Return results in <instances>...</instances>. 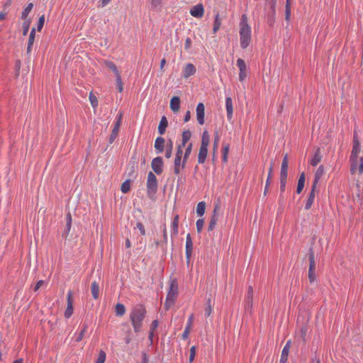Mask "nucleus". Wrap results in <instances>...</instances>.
Wrapping results in <instances>:
<instances>
[{"mask_svg":"<svg viewBox=\"0 0 363 363\" xmlns=\"http://www.w3.org/2000/svg\"><path fill=\"white\" fill-rule=\"evenodd\" d=\"M239 28L240 47L246 49L252 41V30L250 26L247 23V17L245 14L242 16Z\"/></svg>","mask_w":363,"mask_h":363,"instance_id":"obj_1","label":"nucleus"},{"mask_svg":"<svg viewBox=\"0 0 363 363\" xmlns=\"http://www.w3.org/2000/svg\"><path fill=\"white\" fill-rule=\"evenodd\" d=\"M146 315V309L144 306H136L130 314V319L135 333H139L143 326V320Z\"/></svg>","mask_w":363,"mask_h":363,"instance_id":"obj_2","label":"nucleus"},{"mask_svg":"<svg viewBox=\"0 0 363 363\" xmlns=\"http://www.w3.org/2000/svg\"><path fill=\"white\" fill-rule=\"evenodd\" d=\"M178 296V284L175 279H172L164 302V308L169 310L175 303Z\"/></svg>","mask_w":363,"mask_h":363,"instance_id":"obj_3","label":"nucleus"},{"mask_svg":"<svg viewBox=\"0 0 363 363\" xmlns=\"http://www.w3.org/2000/svg\"><path fill=\"white\" fill-rule=\"evenodd\" d=\"M146 187L147 196L152 199L157 191L158 183L156 176L152 172L147 174Z\"/></svg>","mask_w":363,"mask_h":363,"instance_id":"obj_4","label":"nucleus"},{"mask_svg":"<svg viewBox=\"0 0 363 363\" xmlns=\"http://www.w3.org/2000/svg\"><path fill=\"white\" fill-rule=\"evenodd\" d=\"M360 152V143L353 144L352 150L350 157V172L354 174L357 168L358 155Z\"/></svg>","mask_w":363,"mask_h":363,"instance_id":"obj_5","label":"nucleus"},{"mask_svg":"<svg viewBox=\"0 0 363 363\" xmlns=\"http://www.w3.org/2000/svg\"><path fill=\"white\" fill-rule=\"evenodd\" d=\"M309 270H308V279L310 282H313L315 279V257H314V253L312 250V249H310L309 251Z\"/></svg>","mask_w":363,"mask_h":363,"instance_id":"obj_6","label":"nucleus"},{"mask_svg":"<svg viewBox=\"0 0 363 363\" xmlns=\"http://www.w3.org/2000/svg\"><path fill=\"white\" fill-rule=\"evenodd\" d=\"M122 118H123V113L121 112L116 116V121L115 122V125L112 130V133H111V134L110 135V138H109L110 143H113L114 141V140L118 136L120 126H121V122H122Z\"/></svg>","mask_w":363,"mask_h":363,"instance_id":"obj_7","label":"nucleus"},{"mask_svg":"<svg viewBox=\"0 0 363 363\" xmlns=\"http://www.w3.org/2000/svg\"><path fill=\"white\" fill-rule=\"evenodd\" d=\"M73 313V293L69 291L67 295V308L65 311V317L69 318Z\"/></svg>","mask_w":363,"mask_h":363,"instance_id":"obj_8","label":"nucleus"},{"mask_svg":"<svg viewBox=\"0 0 363 363\" xmlns=\"http://www.w3.org/2000/svg\"><path fill=\"white\" fill-rule=\"evenodd\" d=\"M163 160L161 157H157L152 160L151 167L157 174H161L163 172Z\"/></svg>","mask_w":363,"mask_h":363,"instance_id":"obj_9","label":"nucleus"},{"mask_svg":"<svg viewBox=\"0 0 363 363\" xmlns=\"http://www.w3.org/2000/svg\"><path fill=\"white\" fill-rule=\"evenodd\" d=\"M237 66L239 68V79L240 82H243L247 76V66L245 61L241 58L238 59Z\"/></svg>","mask_w":363,"mask_h":363,"instance_id":"obj_10","label":"nucleus"},{"mask_svg":"<svg viewBox=\"0 0 363 363\" xmlns=\"http://www.w3.org/2000/svg\"><path fill=\"white\" fill-rule=\"evenodd\" d=\"M190 14L195 18H202L204 15V7L201 4H198L191 7Z\"/></svg>","mask_w":363,"mask_h":363,"instance_id":"obj_11","label":"nucleus"},{"mask_svg":"<svg viewBox=\"0 0 363 363\" xmlns=\"http://www.w3.org/2000/svg\"><path fill=\"white\" fill-rule=\"evenodd\" d=\"M196 119L200 125L204 124L205 106L203 104L199 103L196 106Z\"/></svg>","mask_w":363,"mask_h":363,"instance_id":"obj_12","label":"nucleus"},{"mask_svg":"<svg viewBox=\"0 0 363 363\" xmlns=\"http://www.w3.org/2000/svg\"><path fill=\"white\" fill-rule=\"evenodd\" d=\"M193 252V242L190 234H188L186 239V257L189 263Z\"/></svg>","mask_w":363,"mask_h":363,"instance_id":"obj_13","label":"nucleus"},{"mask_svg":"<svg viewBox=\"0 0 363 363\" xmlns=\"http://www.w3.org/2000/svg\"><path fill=\"white\" fill-rule=\"evenodd\" d=\"M195 73H196L195 66L191 63H188L184 66V67L183 69L182 77L185 79H187L189 77L194 75Z\"/></svg>","mask_w":363,"mask_h":363,"instance_id":"obj_14","label":"nucleus"},{"mask_svg":"<svg viewBox=\"0 0 363 363\" xmlns=\"http://www.w3.org/2000/svg\"><path fill=\"white\" fill-rule=\"evenodd\" d=\"M253 304V289L250 286L247 289V295L245 297V308L251 309Z\"/></svg>","mask_w":363,"mask_h":363,"instance_id":"obj_15","label":"nucleus"},{"mask_svg":"<svg viewBox=\"0 0 363 363\" xmlns=\"http://www.w3.org/2000/svg\"><path fill=\"white\" fill-rule=\"evenodd\" d=\"M225 107L227 111V118L229 121H230L233 114V103L230 97H227L225 99Z\"/></svg>","mask_w":363,"mask_h":363,"instance_id":"obj_16","label":"nucleus"},{"mask_svg":"<svg viewBox=\"0 0 363 363\" xmlns=\"http://www.w3.org/2000/svg\"><path fill=\"white\" fill-rule=\"evenodd\" d=\"M193 321H194V315H193V314H191L188 318L186 325L185 329L182 333V337L183 340H186L189 337Z\"/></svg>","mask_w":363,"mask_h":363,"instance_id":"obj_17","label":"nucleus"},{"mask_svg":"<svg viewBox=\"0 0 363 363\" xmlns=\"http://www.w3.org/2000/svg\"><path fill=\"white\" fill-rule=\"evenodd\" d=\"M208 154V147L201 145L198 155V162L203 164L206 161Z\"/></svg>","mask_w":363,"mask_h":363,"instance_id":"obj_18","label":"nucleus"},{"mask_svg":"<svg viewBox=\"0 0 363 363\" xmlns=\"http://www.w3.org/2000/svg\"><path fill=\"white\" fill-rule=\"evenodd\" d=\"M290 345H291V340H289V341H287L286 344L284 347V349L282 350L279 363H286V362L289 352Z\"/></svg>","mask_w":363,"mask_h":363,"instance_id":"obj_19","label":"nucleus"},{"mask_svg":"<svg viewBox=\"0 0 363 363\" xmlns=\"http://www.w3.org/2000/svg\"><path fill=\"white\" fill-rule=\"evenodd\" d=\"M164 143L165 140L162 137H157L155 139L154 147L157 153H161L163 152L164 148Z\"/></svg>","mask_w":363,"mask_h":363,"instance_id":"obj_20","label":"nucleus"},{"mask_svg":"<svg viewBox=\"0 0 363 363\" xmlns=\"http://www.w3.org/2000/svg\"><path fill=\"white\" fill-rule=\"evenodd\" d=\"M169 106L173 112H178L180 108V99L178 96H173L170 100Z\"/></svg>","mask_w":363,"mask_h":363,"instance_id":"obj_21","label":"nucleus"},{"mask_svg":"<svg viewBox=\"0 0 363 363\" xmlns=\"http://www.w3.org/2000/svg\"><path fill=\"white\" fill-rule=\"evenodd\" d=\"M288 165H289V161H288L287 155H286L282 160L280 176H282L283 177H287V176H288Z\"/></svg>","mask_w":363,"mask_h":363,"instance_id":"obj_22","label":"nucleus"},{"mask_svg":"<svg viewBox=\"0 0 363 363\" xmlns=\"http://www.w3.org/2000/svg\"><path fill=\"white\" fill-rule=\"evenodd\" d=\"M167 126H168L167 119L165 116H162L160 120V124L158 125V133L160 135H163L165 133L166 128Z\"/></svg>","mask_w":363,"mask_h":363,"instance_id":"obj_23","label":"nucleus"},{"mask_svg":"<svg viewBox=\"0 0 363 363\" xmlns=\"http://www.w3.org/2000/svg\"><path fill=\"white\" fill-rule=\"evenodd\" d=\"M323 173H324V168L321 165L317 169V170L315 172V179L313 181V189L316 188L317 183L318 182V181L321 178V177L323 175Z\"/></svg>","mask_w":363,"mask_h":363,"instance_id":"obj_24","label":"nucleus"},{"mask_svg":"<svg viewBox=\"0 0 363 363\" xmlns=\"http://www.w3.org/2000/svg\"><path fill=\"white\" fill-rule=\"evenodd\" d=\"M219 209V206L218 205H216L215 206V208H214V211H213V213L214 214H216V211ZM217 221H218V218H216V215H213L210 220V223L208 224V230L211 231L214 229L216 223H217Z\"/></svg>","mask_w":363,"mask_h":363,"instance_id":"obj_25","label":"nucleus"},{"mask_svg":"<svg viewBox=\"0 0 363 363\" xmlns=\"http://www.w3.org/2000/svg\"><path fill=\"white\" fill-rule=\"evenodd\" d=\"M91 295L94 299H97L99 296V286L96 281H94L91 286Z\"/></svg>","mask_w":363,"mask_h":363,"instance_id":"obj_26","label":"nucleus"},{"mask_svg":"<svg viewBox=\"0 0 363 363\" xmlns=\"http://www.w3.org/2000/svg\"><path fill=\"white\" fill-rule=\"evenodd\" d=\"M179 216L176 215L174 217L172 223V235L176 236L178 234L179 231Z\"/></svg>","mask_w":363,"mask_h":363,"instance_id":"obj_27","label":"nucleus"},{"mask_svg":"<svg viewBox=\"0 0 363 363\" xmlns=\"http://www.w3.org/2000/svg\"><path fill=\"white\" fill-rule=\"evenodd\" d=\"M192 146H193L192 143H189V144H188V145L185 150V152H184V157H183L182 168H184V167H185V164L187 162V160H188L189 155H191V152L192 150Z\"/></svg>","mask_w":363,"mask_h":363,"instance_id":"obj_28","label":"nucleus"},{"mask_svg":"<svg viewBox=\"0 0 363 363\" xmlns=\"http://www.w3.org/2000/svg\"><path fill=\"white\" fill-rule=\"evenodd\" d=\"M315 189H313V186H312L311 191L308 196V198L307 201L305 205L306 209H309L313 203L314 198H315Z\"/></svg>","mask_w":363,"mask_h":363,"instance_id":"obj_29","label":"nucleus"},{"mask_svg":"<svg viewBox=\"0 0 363 363\" xmlns=\"http://www.w3.org/2000/svg\"><path fill=\"white\" fill-rule=\"evenodd\" d=\"M33 4L32 3H28L21 13V18L23 20H30V18H28V16L33 9Z\"/></svg>","mask_w":363,"mask_h":363,"instance_id":"obj_30","label":"nucleus"},{"mask_svg":"<svg viewBox=\"0 0 363 363\" xmlns=\"http://www.w3.org/2000/svg\"><path fill=\"white\" fill-rule=\"evenodd\" d=\"M222 20L220 17L219 13H217L215 16V20L213 23V33L215 34L218 32V30L220 29L221 26Z\"/></svg>","mask_w":363,"mask_h":363,"instance_id":"obj_31","label":"nucleus"},{"mask_svg":"<svg viewBox=\"0 0 363 363\" xmlns=\"http://www.w3.org/2000/svg\"><path fill=\"white\" fill-rule=\"evenodd\" d=\"M115 313L118 316H122L125 313V307L122 303H117L115 306Z\"/></svg>","mask_w":363,"mask_h":363,"instance_id":"obj_32","label":"nucleus"},{"mask_svg":"<svg viewBox=\"0 0 363 363\" xmlns=\"http://www.w3.org/2000/svg\"><path fill=\"white\" fill-rule=\"evenodd\" d=\"M305 176L304 173H302L299 177L298 185L296 187V194H300L304 187Z\"/></svg>","mask_w":363,"mask_h":363,"instance_id":"obj_33","label":"nucleus"},{"mask_svg":"<svg viewBox=\"0 0 363 363\" xmlns=\"http://www.w3.org/2000/svg\"><path fill=\"white\" fill-rule=\"evenodd\" d=\"M321 160V155L320 153V149H318L311 161V164L312 166H316Z\"/></svg>","mask_w":363,"mask_h":363,"instance_id":"obj_34","label":"nucleus"},{"mask_svg":"<svg viewBox=\"0 0 363 363\" xmlns=\"http://www.w3.org/2000/svg\"><path fill=\"white\" fill-rule=\"evenodd\" d=\"M105 65H106V67L110 69L115 74L116 77L120 75V72H119L117 67L116 66V65L113 62L107 61L105 62Z\"/></svg>","mask_w":363,"mask_h":363,"instance_id":"obj_35","label":"nucleus"},{"mask_svg":"<svg viewBox=\"0 0 363 363\" xmlns=\"http://www.w3.org/2000/svg\"><path fill=\"white\" fill-rule=\"evenodd\" d=\"M206 209V203L204 201H201L197 204L196 206V213L199 216H202L205 213Z\"/></svg>","mask_w":363,"mask_h":363,"instance_id":"obj_36","label":"nucleus"},{"mask_svg":"<svg viewBox=\"0 0 363 363\" xmlns=\"http://www.w3.org/2000/svg\"><path fill=\"white\" fill-rule=\"evenodd\" d=\"M191 136V133L189 130H185L182 133V145L183 147H185L187 142L190 140Z\"/></svg>","mask_w":363,"mask_h":363,"instance_id":"obj_37","label":"nucleus"},{"mask_svg":"<svg viewBox=\"0 0 363 363\" xmlns=\"http://www.w3.org/2000/svg\"><path fill=\"white\" fill-rule=\"evenodd\" d=\"M210 142V136L207 131H204L202 135L201 144L202 146L208 147Z\"/></svg>","mask_w":363,"mask_h":363,"instance_id":"obj_38","label":"nucleus"},{"mask_svg":"<svg viewBox=\"0 0 363 363\" xmlns=\"http://www.w3.org/2000/svg\"><path fill=\"white\" fill-rule=\"evenodd\" d=\"M272 172H273V164H271L270 167H269V169L268 177H267V182H266V186H265V189H264V194H267L268 186H269V184L271 182V179H272Z\"/></svg>","mask_w":363,"mask_h":363,"instance_id":"obj_39","label":"nucleus"},{"mask_svg":"<svg viewBox=\"0 0 363 363\" xmlns=\"http://www.w3.org/2000/svg\"><path fill=\"white\" fill-rule=\"evenodd\" d=\"M130 189V180L127 179L125 182H123L121 186V190L123 193L126 194L128 193Z\"/></svg>","mask_w":363,"mask_h":363,"instance_id":"obj_40","label":"nucleus"},{"mask_svg":"<svg viewBox=\"0 0 363 363\" xmlns=\"http://www.w3.org/2000/svg\"><path fill=\"white\" fill-rule=\"evenodd\" d=\"M181 161L179 158H175L174 162V172L176 174H179L181 170Z\"/></svg>","mask_w":363,"mask_h":363,"instance_id":"obj_41","label":"nucleus"},{"mask_svg":"<svg viewBox=\"0 0 363 363\" xmlns=\"http://www.w3.org/2000/svg\"><path fill=\"white\" fill-rule=\"evenodd\" d=\"M31 20H24L23 23V35H26L28 34Z\"/></svg>","mask_w":363,"mask_h":363,"instance_id":"obj_42","label":"nucleus"},{"mask_svg":"<svg viewBox=\"0 0 363 363\" xmlns=\"http://www.w3.org/2000/svg\"><path fill=\"white\" fill-rule=\"evenodd\" d=\"M11 5V1L9 0L7 3H6L4 5V10L2 11H0V21H3L6 18V16L7 15V11H6V8L9 7Z\"/></svg>","mask_w":363,"mask_h":363,"instance_id":"obj_43","label":"nucleus"},{"mask_svg":"<svg viewBox=\"0 0 363 363\" xmlns=\"http://www.w3.org/2000/svg\"><path fill=\"white\" fill-rule=\"evenodd\" d=\"M87 328L88 325L86 323H84L83 325V328L82 329L81 332L79 334V336L76 339L77 342H79L84 338V334L86 333Z\"/></svg>","mask_w":363,"mask_h":363,"instance_id":"obj_44","label":"nucleus"},{"mask_svg":"<svg viewBox=\"0 0 363 363\" xmlns=\"http://www.w3.org/2000/svg\"><path fill=\"white\" fill-rule=\"evenodd\" d=\"M116 77L117 89H118L119 92H122L123 90V84L122 79L121 77V74L117 76V77Z\"/></svg>","mask_w":363,"mask_h":363,"instance_id":"obj_45","label":"nucleus"},{"mask_svg":"<svg viewBox=\"0 0 363 363\" xmlns=\"http://www.w3.org/2000/svg\"><path fill=\"white\" fill-rule=\"evenodd\" d=\"M89 101L92 106L93 108H96L98 106V99L96 96H94L93 94H90L89 96Z\"/></svg>","mask_w":363,"mask_h":363,"instance_id":"obj_46","label":"nucleus"},{"mask_svg":"<svg viewBox=\"0 0 363 363\" xmlns=\"http://www.w3.org/2000/svg\"><path fill=\"white\" fill-rule=\"evenodd\" d=\"M106 352L101 350L99 352V356H98L96 363H104L106 361Z\"/></svg>","mask_w":363,"mask_h":363,"instance_id":"obj_47","label":"nucleus"},{"mask_svg":"<svg viewBox=\"0 0 363 363\" xmlns=\"http://www.w3.org/2000/svg\"><path fill=\"white\" fill-rule=\"evenodd\" d=\"M162 0H151V8L157 10L160 8Z\"/></svg>","mask_w":363,"mask_h":363,"instance_id":"obj_48","label":"nucleus"},{"mask_svg":"<svg viewBox=\"0 0 363 363\" xmlns=\"http://www.w3.org/2000/svg\"><path fill=\"white\" fill-rule=\"evenodd\" d=\"M290 0H286V10H285V19L289 21L290 18Z\"/></svg>","mask_w":363,"mask_h":363,"instance_id":"obj_49","label":"nucleus"},{"mask_svg":"<svg viewBox=\"0 0 363 363\" xmlns=\"http://www.w3.org/2000/svg\"><path fill=\"white\" fill-rule=\"evenodd\" d=\"M35 28H33L28 38V42L30 45H33L34 40H35Z\"/></svg>","mask_w":363,"mask_h":363,"instance_id":"obj_50","label":"nucleus"},{"mask_svg":"<svg viewBox=\"0 0 363 363\" xmlns=\"http://www.w3.org/2000/svg\"><path fill=\"white\" fill-rule=\"evenodd\" d=\"M195 356H196V347L192 346L190 349V355H189V361L190 363L193 362V361L194 360Z\"/></svg>","mask_w":363,"mask_h":363,"instance_id":"obj_51","label":"nucleus"},{"mask_svg":"<svg viewBox=\"0 0 363 363\" xmlns=\"http://www.w3.org/2000/svg\"><path fill=\"white\" fill-rule=\"evenodd\" d=\"M228 152H229V145H225L223 148V160L224 162H227Z\"/></svg>","mask_w":363,"mask_h":363,"instance_id":"obj_52","label":"nucleus"},{"mask_svg":"<svg viewBox=\"0 0 363 363\" xmlns=\"http://www.w3.org/2000/svg\"><path fill=\"white\" fill-rule=\"evenodd\" d=\"M196 229L199 233H200L204 225V220L203 219H198L196 223Z\"/></svg>","mask_w":363,"mask_h":363,"instance_id":"obj_53","label":"nucleus"},{"mask_svg":"<svg viewBox=\"0 0 363 363\" xmlns=\"http://www.w3.org/2000/svg\"><path fill=\"white\" fill-rule=\"evenodd\" d=\"M183 147H184L182 145H178L175 158L182 160L183 155Z\"/></svg>","mask_w":363,"mask_h":363,"instance_id":"obj_54","label":"nucleus"},{"mask_svg":"<svg viewBox=\"0 0 363 363\" xmlns=\"http://www.w3.org/2000/svg\"><path fill=\"white\" fill-rule=\"evenodd\" d=\"M286 181H287V177H283L282 176H280V183H281L280 189H281V191H282V192L284 191V190H285Z\"/></svg>","mask_w":363,"mask_h":363,"instance_id":"obj_55","label":"nucleus"},{"mask_svg":"<svg viewBox=\"0 0 363 363\" xmlns=\"http://www.w3.org/2000/svg\"><path fill=\"white\" fill-rule=\"evenodd\" d=\"M66 221H67V230L69 232L72 225V216L70 213H67L66 216Z\"/></svg>","mask_w":363,"mask_h":363,"instance_id":"obj_56","label":"nucleus"},{"mask_svg":"<svg viewBox=\"0 0 363 363\" xmlns=\"http://www.w3.org/2000/svg\"><path fill=\"white\" fill-rule=\"evenodd\" d=\"M44 23H45V16H44V15H43L38 19V28H37L38 31L41 30L42 28L43 27Z\"/></svg>","mask_w":363,"mask_h":363,"instance_id":"obj_57","label":"nucleus"},{"mask_svg":"<svg viewBox=\"0 0 363 363\" xmlns=\"http://www.w3.org/2000/svg\"><path fill=\"white\" fill-rule=\"evenodd\" d=\"M172 143L171 142L170 144H169V146L167 147V148L166 149V151H165V157L167 158H170L171 156H172Z\"/></svg>","mask_w":363,"mask_h":363,"instance_id":"obj_58","label":"nucleus"},{"mask_svg":"<svg viewBox=\"0 0 363 363\" xmlns=\"http://www.w3.org/2000/svg\"><path fill=\"white\" fill-rule=\"evenodd\" d=\"M136 228L140 230V233L143 235H145V228L142 223H140V222L137 223Z\"/></svg>","mask_w":363,"mask_h":363,"instance_id":"obj_59","label":"nucleus"},{"mask_svg":"<svg viewBox=\"0 0 363 363\" xmlns=\"http://www.w3.org/2000/svg\"><path fill=\"white\" fill-rule=\"evenodd\" d=\"M307 331H308V328L306 326H304L301 329V336L303 339V341L305 342H306V340H305V336L307 333Z\"/></svg>","mask_w":363,"mask_h":363,"instance_id":"obj_60","label":"nucleus"},{"mask_svg":"<svg viewBox=\"0 0 363 363\" xmlns=\"http://www.w3.org/2000/svg\"><path fill=\"white\" fill-rule=\"evenodd\" d=\"M191 46V40L189 38H187L185 40L184 48H185V50H189L190 49Z\"/></svg>","mask_w":363,"mask_h":363,"instance_id":"obj_61","label":"nucleus"},{"mask_svg":"<svg viewBox=\"0 0 363 363\" xmlns=\"http://www.w3.org/2000/svg\"><path fill=\"white\" fill-rule=\"evenodd\" d=\"M44 284H45V281L43 280L38 281L35 284L34 291H37Z\"/></svg>","mask_w":363,"mask_h":363,"instance_id":"obj_62","label":"nucleus"},{"mask_svg":"<svg viewBox=\"0 0 363 363\" xmlns=\"http://www.w3.org/2000/svg\"><path fill=\"white\" fill-rule=\"evenodd\" d=\"M360 164L358 167V171L359 174L363 173V157H360L359 159Z\"/></svg>","mask_w":363,"mask_h":363,"instance_id":"obj_63","label":"nucleus"},{"mask_svg":"<svg viewBox=\"0 0 363 363\" xmlns=\"http://www.w3.org/2000/svg\"><path fill=\"white\" fill-rule=\"evenodd\" d=\"M212 311H213V308H212L210 304L208 305V306L206 307V311H205L206 315L210 316L212 313Z\"/></svg>","mask_w":363,"mask_h":363,"instance_id":"obj_64","label":"nucleus"}]
</instances>
